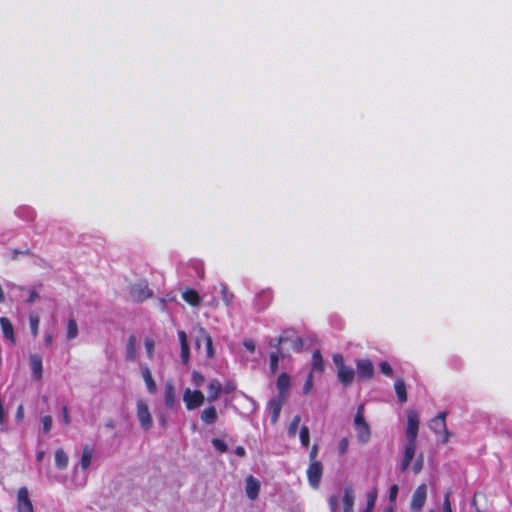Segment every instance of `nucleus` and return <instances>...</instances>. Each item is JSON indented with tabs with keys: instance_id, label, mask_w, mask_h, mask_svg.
Listing matches in <instances>:
<instances>
[{
	"instance_id": "1",
	"label": "nucleus",
	"mask_w": 512,
	"mask_h": 512,
	"mask_svg": "<svg viewBox=\"0 0 512 512\" xmlns=\"http://www.w3.org/2000/svg\"><path fill=\"white\" fill-rule=\"evenodd\" d=\"M289 344L292 351L300 352L303 347V340L297 336L292 329H286L283 333L277 337L270 339L268 342L269 347L274 349H282L281 346Z\"/></svg>"
},
{
	"instance_id": "2",
	"label": "nucleus",
	"mask_w": 512,
	"mask_h": 512,
	"mask_svg": "<svg viewBox=\"0 0 512 512\" xmlns=\"http://www.w3.org/2000/svg\"><path fill=\"white\" fill-rule=\"evenodd\" d=\"M446 416V412H440L437 416L431 419L429 424L430 429L434 433L443 435L441 440L443 444L447 443L451 436L446 426Z\"/></svg>"
},
{
	"instance_id": "3",
	"label": "nucleus",
	"mask_w": 512,
	"mask_h": 512,
	"mask_svg": "<svg viewBox=\"0 0 512 512\" xmlns=\"http://www.w3.org/2000/svg\"><path fill=\"white\" fill-rule=\"evenodd\" d=\"M419 430V417L415 411H410L407 415L406 445L416 446V440Z\"/></svg>"
},
{
	"instance_id": "4",
	"label": "nucleus",
	"mask_w": 512,
	"mask_h": 512,
	"mask_svg": "<svg viewBox=\"0 0 512 512\" xmlns=\"http://www.w3.org/2000/svg\"><path fill=\"white\" fill-rule=\"evenodd\" d=\"M183 401L188 410H195L204 404L205 396L200 390L192 391L190 388H186L183 393Z\"/></svg>"
},
{
	"instance_id": "5",
	"label": "nucleus",
	"mask_w": 512,
	"mask_h": 512,
	"mask_svg": "<svg viewBox=\"0 0 512 512\" xmlns=\"http://www.w3.org/2000/svg\"><path fill=\"white\" fill-rule=\"evenodd\" d=\"M427 499V485L420 484L413 492L410 502V509L412 512H421Z\"/></svg>"
},
{
	"instance_id": "6",
	"label": "nucleus",
	"mask_w": 512,
	"mask_h": 512,
	"mask_svg": "<svg viewBox=\"0 0 512 512\" xmlns=\"http://www.w3.org/2000/svg\"><path fill=\"white\" fill-rule=\"evenodd\" d=\"M307 479L309 485L317 489L320 486V482L323 475V465L320 461H313L307 468Z\"/></svg>"
},
{
	"instance_id": "7",
	"label": "nucleus",
	"mask_w": 512,
	"mask_h": 512,
	"mask_svg": "<svg viewBox=\"0 0 512 512\" xmlns=\"http://www.w3.org/2000/svg\"><path fill=\"white\" fill-rule=\"evenodd\" d=\"M130 294L134 301L143 302L152 297L153 293L148 287L147 281H142L131 286Z\"/></svg>"
},
{
	"instance_id": "8",
	"label": "nucleus",
	"mask_w": 512,
	"mask_h": 512,
	"mask_svg": "<svg viewBox=\"0 0 512 512\" xmlns=\"http://www.w3.org/2000/svg\"><path fill=\"white\" fill-rule=\"evenodd\" d=\"M356 373L360 380H369L374 376V365L370 359L356 361Z\"/></svg>"
},
{
	"instance_id": "9",
	"label": "nucleus",
	"mask_w": 512,
	"mask_h": 512,
	"mask_svg": "<svg viewBox=\"0 0 512 512\" xmlns=\"http://www.w3.org/2000/svg\"><path fill=\"white\" fill-rule=\"evenodd\" d=\"M17 512H34L32 501L26 487H21L17 493Z\"/></svg>"
},
{
	"instance_id": "10",
	"label": "nucleus",
	"mask_w": 512,
	"mask_h": 512,
	"mask_svg": "<svg viewBox=\"0 0 512 512\" xmlns=\"http://www.w3.org/2000/svg\"><path fill=\"white\" fill-rule=\"evenodd\" d=\"M285 402H286V398L281 397V396H275L269 400V402L267 404V410L270 413V418H271L272 424L277 423L280 413H281V410H282V407Z\"/></svg>"
},
{
	"instance_id": "11",
	"label": "nucleus",
	"mask_w": 512,
	"mask_h": 512,
	"mask_svg": "<svg viewBox=\"0 0 512 512\" xmlns=\"http://www.w3.org/2000/svg\"><path fill=\"white\" fill-rule=\"evenodd\" d=\"M137 417L143 429L148 430L152 427V417L148 405L143 401L137 402Z\"/></svg>"
},
{
	"instance_id": "12",
	"label": "nucleus",
	"mask_w": 512,
	"mask_h": 512,
	"mask_svg": "<svg viewBox=\"0 0 512 512\" xmlns=\"http://www.w3.org/2000/svg\"><path fill=\"white\" fill-rule=\"evenodd\" d=\"M261 488L260 481L253 475H248L245 478V492L250 500H256L259 496Z\"/></svg>"
},
{
	"instance_id": "13",
	"label": "nucleus",
	"mask_w": 512,
	"mask_h": 512,
	"mask_svg": "<svg viewBox=\"0 0 512 512\" xmlns=\"http://www.w3.org/2000/svg\"><path fill=\"white\" fill-rule=\"evenodd\" d=\"M291 386V378L288 373L282 372L276 381V387L278 390V395L287 399Z\"/></svg>"
},
{
	"instance_id": "14",
	"label": "nucleus",
	"mask_w": 512,
	"mask_h": 512,
	"mask_svg": "<svg viewBox=\"0 0 512 512\" xmlns=\"http://www.w3.org/2000/svg\"><path fill=\"white\" fill-rule=\"evenodd\" d=\"M178 339L180 342V357L184 365H187L190 360V347L188 343L187 334L185 331H178Z\"/></svg>"
},
{
	"instance_id": "15",
	"label": "nucleus",
	"mask_w": 512,
	"mask_h": 512,
	"mask_svg": "<svg viewBox=\"0 0 512 512\" xmlns=\"http://www.w3.org/2000/svg\"><path fill=\"white\" fill-rule=\"evenodd\" d=\"M273 300V292L270 289L260 291L255 297V305L259 311L265 310Z\"/></svg>"
},
{
	"instance_id": "16",
	"label": "nucleus",
	"mask_w": 512,
	"mask_h": 512,
	"mask_svg": "<svg viewBox=\"0 0 512 512\" xmlns=\"http://www.w3.org/2000/svg\"><path fill=\"white\" fill-rule=\"evenodd\" d=\"M32 376L35 380H40L43 375L42 357L39 354H31L29 356Z\"/></svg>"
},
{
	"instance_id": "17",
	"label": "nucleus",
	"mask_w": 512,
	"mask_h": 512,
	"mask_svg": "<svg viewBox=\"0 0 512 512\" xmlns=\"http://www.w3.org/2000/svg\"><path fill=\"white\" fill-rule=\"evenodd\" d=\"M337 377L343 386L348 387L352 384L355 378V371L353 368L345 366L337 371Z\"/></svg>"
},
{
	"instance_id": "18",
	"label": "nucleus",
	"mask_w": 512,
	"mask_h": 512,
	"mask_svg": "<svg viewBox=\"0 0 512 512\" xmlns=\"http://www.w3.org/2000/svg\"><path fill=\"white\" fill-rule=\"evenodd\" d=\"M415 451H416V446L405 444L404 456H403L400 466H399L400 471L402 473L406 472L407 469L409 468V466L415 456Z\"/></svg>"
},
{
	"instance_id": "19",
	"label": "nucleus",
	"mask_w": 512,
	"mask_h": 512,
	"mask_svg": "<svg viewBox=\"0 0 512 512\" xmlns=\"http://www.w3.org/2000/svg\"><path fill=\"white\" fill-rule=\"evenodd\" d=\"M0 326L3 336L14 345L16 343V339L11 321L7 317H0Z\"/></svg>"
},
{
	"instance_id": "20",
	"label": "nucleus",
	"mask_w": 512,
	"mask_h": 512,
	"mask_svg": "<svg viewBox=\"0 0 512 512\" xmlns=\"http://www.w3.org/2000/svg\"><path fill=\"white\" fill-rule=\"evenodd\" d=\"M164 401L167 408L172 409L175 406L176 394L174 385L171 382H166L164 387Z\"/></svg>"
},
{
	"instance_id": "21",
	"label": "nucleus",
	"mask_w": 512,
	"mask_h": 512,
	"mask_svg": "<svg viewBox=\"0 0 512 512\" xmlns=\"http://www.w3.org/2000/svg\"><path fill=\"white\" fill-rule=\"evenodd\" d=\"M208 398L207 400L209 402H214L216 401L220 394H221V391H222V385L220 383L219 380L217 379H213L209 382L208 384Z\"/></svg>"
},
{
	"instance_id": "22",
	"label": "nucleus",
	"mask_w": 512,
	"mask_h": 512,
	"mask_svg": "<svg viewBox=\"0 0 512 512\" xmlns=\"http://www.w3.org/2000/svg\"><path fill=\"white\" fill-rule=\"evenodd\" d=\"M141 374L145 381L147 390L150 394H154L157 391L156 383L152 377L151 371L147 366H141Z\"/></svg>"
},
{
	"instance_id": "23",
	"label": "nucleus",
	"mask_w": 512,
	"mask_h": 512,
	"mask_svg": "<svg viewBox=\"0 0 512 512\" xmlns=\"http://www.w3.org/2000/svg\"><path fill=\"white\" fill-rule=\"evenodd\" d=\"M137 338L135 335H130L126 344V360L135 361L137 358L136 351Z\"/></svg>"
},
{
	"instance_id": "24",
	"label": "nucleus",
	"mask_w": 512,
	"mask_h": 512,
	"mask_svg": "<svg viewBox=\"0 0 512 512\" xmlns=\"http://www.w3.org/2000/svg\"><path fill=\"white\" fill-rule=\"evenodd\" d=\"M287 355L283 352V349H276V351L270 354L269 368L271 374H276L278 370V363L280 359H284Z\"/></svg>"
},
{
	"instance_id": "25",
	"label": "nucleus",
	"mask_w": 512,
	"mask_h": 512,
	"mask_svg": "<svg viewBox=\"0 0 512 512\" xmlns=\"http://www.w3.org/2000/svg\"><path fill=\"white\" fill-rule=\"evenodd\" d=\"M182 298L191 306L196 307L199 306L201 303V298L198 294V292L194 289H186L182 293Z\"/></svg>"
},
{
	"instance_id": "26",
	"label": "nucleus",
	"mask_w": 512,
	"mask_h": 512,
	"mask_svg": "<svg viewBox=\"0 0 512 512\" xmlns=\"http://www.w3.org/2000/svg\"><path fill=\"white\" fill-rule=\"evenodd\" d=\"M200 418L206 424H214L218 418L216 408L214 406L206 407L201 412Z\"/></svg>"
},
{
	"instance_id": "27",
	"label": "nucleus",
	"mask_w": 512,
	"mask_h": 512,
	"mask_svg": "<svg viewBox=\"0 0 512 512\" xmlns=\"http://www.w3.org/2000/svg\"><path fill=\"white\" fill-rule=\"evenodd\" d=\"M312 373H323L325 370L322 354L319 350H315L312 354Z\"/></svg>"
},
{
	"instance_id": "28",
	"label": "nucleus",
	"mask_w": 512,
	"mask_h": 512,
	"mask_svg": "<svg viewBox=\"0 0 512 512\" xmlns=\"http://www.w3.org/2000/svg\"><path fill=\"white\" fill-rule=\"evenodd\" d=\"M354 495L351 487H347L343 496V512H353Z\"/></svg>"
},
{
	"instance_id": "29",
	"label": "nucleus",
	"mask_w": 512,
	"mask_h": 512,
	"mask_svg": "<svg viewBox=\"0 0 512 512\" xmlns=\"http://www.w3.org/2000/svg\"><path fill=\"white\" fill-rule=\"evenodd\" d=\"M357 439L361 444H366L371 438V430L369 424L355 428Z\"/></svg>"
},
{
	"instance_id": "30",
	"label": "nucleus",
	"mask_w": 512,
	"mask_h": 512,
	"mask_svg": "<svg viewBox=\"0 0 512 512\" xmlns=\"http://www.w3.org/2000/svg\"><path fill=\"white\" fill-rule=\"evenodd\" d=\"M395 393L400 403L407 401L406 385L403 379H397L394 383Z\"/></svg>"
},
{
	"instance_id": "31",
	"label": "nucleus",
	"mask_w": 512,
	"mask_h": 512,
	"mask_svg": "<svg viewBox=\"0 0 512 512\" xmlns=\"http://www.w3.org/2000/svg\"><path fill=\"white\" fill-rule=\"evenodd\" d=\"M69 458L62 448L55 451V465L58 469H66L68 466Z\"/></svg>"
},
{
	"instance_id": "32",
	"label": "nucleus",
	"mask_w": 512,
	"mask_h": 512,
	"mask_svg": "<svg viewBox=\"0 0 512 512\" xmlns=\"http://www.w3.org/2000/svg\"><path fill=\"white\" fill-rule=\"evenodd\" d=\"M92 460V449L86 445L83 448V453L80 461L81 468L86 470L89 468Z\"/></svg>"
},
{
	"instance_id": "33",
	"label": "nucleus",
	"mask_w": 512,
	"mask_h": 512,
	"mask_svg": "<svg viewBox=\"0 0 512 512\" xmlns=\"http://www.w3.org/2000/svg\"><path fill=\"white\" fill-rule=\"evenodd\" d=\"M78 336V324L75 319L71 318L67 322L66 338L73 340Z\"/></svg>"
},
{
	"instance_id": "34",
	"label": "nucleus",
	"mask_w": 512,
	"mask_h": 512,
	"mask_svg": "<svg viewBox=\"0 0 512 512\" xmlns=\"http://www.w3.org/2000/svg\"><path fill=\"white\" fill-rule=\"evenodd\" d=\"M201 332H202V337H203V340H204L205 346H206L207 357L211 359L214 357L212 338L208 333L205 332L204 329H201Z\"/></svg>"
},
{
	"instance_id": "35",
	"label": "nucleus",
	"mask_w": 512,
	"mask_h": 512,
	"mask_svg": "<svg viewBox=\"0 0 512 512\" xmlns=\"http://www.w3.org/2000/svg\"><path fill=\"white\" fill-rule=\"evenodd\" d=\"M29 325L31 334L34 338H36L39 334V325H40V318L36 314H31L29 316Z\"/></svg>"
},
{
	"instance_id": "36",
	"label": "nucleus",
	"mask_w": 512,
	"mask_h": 512,
	"mask_svg": "<svg viewBox=\"0 0 512 512\" xmlns=\"http://www.w3.org/2000/svg\"><path fill=\"white\" fill-rule=\"evenodd\" d=\"M368 424L364 418V405H359L354 417L355 428Z\"/></svg>"
},
{
	"instance_id": "37",
	"label": "nucleus",
	"mask_w": 512,
	"mask_h": 512,
	"mask_svg": "<svg viewBox=\"0 0 512 512\" xmlns=\"http://www.w3.org/2000/svg\"><path fill=\"white\" fill-rule=\"evenodd\" d=\"M300 422H301V417L299 415H296L293 417V419L290 422L289 427H288V435L290 437L296 436Z\"/></svg>"
},
{
	"instance_id": "38",
	"label": "nucleus",
	"mask_w": 512,
	"mask_h": 512,
	"mask_svg": "<svg viewBox=\"0 0 512 512\" xmlns=\"http://www.w3.org/2000/svg\"><path fill=\"white\" fill-rule=\"evenodd\" d=\"M300 441L304 447H308L310 444V432L307 426H302L300 429Z\"/></svg>"
},
{
	"instance_id": "39",
	"label": "nucleus",
	"mask_w": 512,
	"mask_h": 512,
	"mask_svg": "<svg viewBox=\"0 0 512 512\" xmlns=\"http://www.w3.org/2000/svg\"><path fill=\"white\" fill-rule=\"evenodd\" d=\"M376 499H377V491L373 490V491L369 492L367 494V504H366V508L364 510L372 512V510L375 506V503H376Z\"/></svg>"
},
{
	"instance_id": "40",
	"label": "nucleus",
	"mask_w": 512,
	"mask_h": 512,
	"mask_svg": "<svg viewBox=\"0 0 512 512\" xmlns=\"http://www.w3.org/2000/svg\"><path fill=\"white\" fill-rule=\"evenodd\" d=\"M192 384L196 387H200L205 382V377L198 371H193L191 375Z\"/></svg>"
},
{
	"instance_id": "41",
	"label": "nucleus",
	"mask_w": 512,
	"mask_h": 512,
	"mask_svg": "<svg viewBox=\"0 0 512 512\" xmlns=\"http://www.w3.org/2000/svg\"><path fill=\"white\" fill-rule=\"evenodd\" d=\"M212 445H213V446H214V448H215L216 450H218L220 453H225V452H227V451H228V446H227V444H226L223 440H221V439H219V438H213V439H212Z\"/></svg>"
},
{
	"instance_id": "42",
	"label": "nucleus",
	"mask_w": 512,
	"mask_h": 512,
	"mask_svg": "<svg viewBox=\"0 0 512 512\" xmlns=\"http://www.w3.org/2000/svg\"><path fill=\"white\" fill-rule=\"evenodd\" d=\"M144 345H145V349H146L148 358L152 359L154 357V348H155L154 340L151 338H146Z\"/></svg>"
},
{
	"instance_id": "43",
	"label": "nucleus",
	"mask_w": 512,
	"mask_h": 512,
	"mask_svg": "<svg viewBox=\"0 0 512 512\" xmlns=\"http://www.w3.org/2000/svg\"><path fill=\"white\" fill-rule=\"evenodd\" d=\"M328 505H329L330 512H338L339 496L338 495H331L328 498Z\"/></svg>"
},
{
	"instance_id": "44",
	"label": "nucleus",
	"mask_w": 512,
	"mask_h": 512,
	"mask_svg": "<svg viewBox=\"0 0 512 512\" xmlns=\"http://www.w3.org/2000/svg\"><path fill=\"white\" fill-rule=\"evenodd\" d=\"M43 432L48 434L52 428V417L50 415L43 416L41 418Z\"/></svg>"
},
{
	"instance_id": "45",
	"label": "nucleus",
	"mask_w": 512,
	"mask_h": 512,
	"mask_svg": "<svg viewBox=\"0 0 512 512\" xmlns=\"http://www.w3.org/2000/svg\"><path fill=\"white\" fill-rule=\"evenodd\" d=\"M423 465H424V457L422 454H419L416 461L413 464V467H412L413 472L415 474H419L423 469Z\"/></svg>"
},
{
	"instance_id": "46",
	"label": "nucleus",
	"mask_w": 512,
	"mask_h": 512,
	"mask_svg": "<svg viewBox=\"0 0 512 512\" xmlns=\"http://www.w3.org/2000/svg\"><path fill=\"white\" fill-rule=\"evenodd\" d=\"M379 368H380L381 373L384 374L385 376L390 377L393 375V369L387 361H382L379 364Z\"/></svg>"
},
{
	"instance_id": "47",
	"label": "nucleus",
	"mask_w": 512,
	"mask_h": 512,
	"mask_svg": "<svg viewBox=\"0 0 512 512\" xmlns=\"http://www.w3.org/2000/svg\"><path fill=\"white\" fill-rule=\"evenodd\" d=\"M234 295L230 293L226 287L222 288V300L227 305L230 306L233 302Z\"/></svg>"
},
{
	"instance_id": "48",
	"label": "nucleus",
	"mask_w": 512,
	"mask_h": 512,
	"mask_svg": "<svg viewBox=\"0 0 512 512\" xmlns=\"http://www.w3.org/2000/svg\"><path fill=\"white\" fill-rule=\"evenodd\" d=\"M313 388V374L312 372L309 373V375L307 376V379L304 383V386H303V393L304 394H309L311 392Z\"/></svg>"
},
{
	"instance_id": "49",
	"label": "nucleus",
	"mask_w": 512,
	"mask_h": 512,
	"mask_svg": "<svg viewBox=\"0 0 512 512\" xmlns=\"http://www.w3.org/2000/svg\"><path fill=\"white\" fill-rule=\"evenodd\" d=\"M349 440L348 438H342L338 444V452L340 455H344L348 451Z\"/></svg>"
},
{
	"instance_id": "50",
	"label": "nucleus",
	"mask_w": 512,
	"mask_h": 512,
	"mask_svg": "<svg viewBox=\"0 0 512 512\" xmlns=\"http://www.w3.org/2000/svg\"><path fill=\"white\" fill-rule=\"evenodd\" d=\"M450 495H451V491H447L444 495L443 512H452L451 503H450Z\"/></svg>"
},
{
	"instance_id": "51",
	"label": "nucleus",
	"mask_w": 512,
	"mask_h": 512,
	"mask_svg": "<svg viewBox=\"0 0 512 512\" xmlns=\"http://www.w3.org/2000/svg\"><path fill=\"white\" fill-rule=\"evenodd\" d=\"M333 362H334L335 366L337 367V371L346 366L344 363V358L341 354H334Z\"/></svg>"
},
{
	"instance_id": "52",
	"label": "nucleus",
	"mask_w": 512,
	"mask_h": 512,
	"mask_svg": "<svg viewBox=\"0 0 512 512\" xmlns=\"http://www.w3.org/2000/svg\"><path fill=\"white\" fill-rule=\"evenodd\" d=\"M398 492H399V487L397 484H393L390 488H389V501L394 503L396 501V498H397V495H398Z\"/></svg>"
},
{
	"instance_id": "53",
	"label": "nucleus",
	"mask_w": 512,
	"mask_h": 512,
	"mask_svg": "<svg viewBox=\"0 0 512 512\" xmlns=\"http://www.w3.org/2000/svg\"><path fill=\"white\" fill-rule=\"evenodd\" d=\"M62 422L64 426H69L71 422L68 407L66 405L62 407Z\"/></svg>"
},
{
	"instance_id": "54",
	"label": "nucleus",
	"mask_w": 512,
	"mask_h": 512,
	"mask_svg": "<svg viewBox=\"0 0 512 512\" xmlns=\"http://www.w3.org/2000/svg\"><path fill=\"white\" fill-rule=\"evenodd\" d=\"M317 455H318V445L317 444H314L310 450V453H309V460H310V463H312L313 461H317L316 458H317Z\"/></svg>"
},
{
	"instance_id": "55",
	"label": "nucleus",
	"mask_w": 512,
	"mask_h": 512,
	"mask_svg": "<svg viewBox=\"0 0 512 512\" xmlns=\"http://www.w3.org/2000/svg\"><path fill=\"white\" fill-rule=\"evenodd\" d=\"M243 345L249 352L253 353L255 351L256 346L252 339H246Z\"/></svg>"
},
{
	"instance_id": "56",
	"label": "nucleus",
	"mask_w": 512,
	"mask_h": 512,
	"mask_svg": "<svg viewBox=\"0 0 512 512\" xmlns=\"http://www.w3.org/2000/svg\"><path fill=\"white\" fill-rule=\"evenodd\" d=\"M39 298V294L36 290H30L29 297L27 298V303L32 304Z\"/></svg>"
},
{
	"instance_id": "57",
	"label": "nucleus",
	"mask_w": 512,
	"mask_h": 512,
	"mask_svg": "<svg viewBox=\"0 0 512 512\" xmlns=\"http://www.w3.org/2000/svg\"><path fill=\"white\" fill-rule=\"evenodd\" d=\"M234 453L239 457H244L246 455V451L243 446H237L234 450Z\"/></svg>"
},
{
	"instance_id": "58",
	"label": "nucleus",
	"mask_w": 512,
	"mask_h": 512,
	"mask_svg": "<svg viewBox=\"0 0 512 512\" xmlns=\"http://www.w3.org/2000/svg\"><path fill=\"white\" fill-rule=\"evenodd\" d=\"M52 341H53V337L51 334H46L45 335V344L46 346H50L52 344Z\"/></svg>"
},
{
	"instance_id": "59",
	"label": "nucleus",
	"mask_w": 512,
	"mask_h": 512,
	"mask_svg": "<svg viewBox=\"0 0 512 512\" xmlns=\"http://www.w3.org/2000/svg\"><path fill=\"white\" fill-rule=\"evenodd\" d=\"M43 457H44V451H38L36 454V460L38 462H41L43 460Z\"/></svg>"
},
{
	"instance_id": "60",
	"label": "nucleus",
	"mask_w": 512,
	"mask_h": 512,
	"mask_svg": "<svg viewBox=\"0 0 512 512\" xmlns=\"http://www.w3.org/2000/svg\"><path fill=\"white\" fill-rule=\"evenodd\" d=\"M160 422H161V425H162L163 427H166L167 422H166V418H165V416H162V417H161Z\"/></svg>"
},
{
	"instance_id": "61",
	"label": "nucleus",
	"mask_w": 512,
	"mask_h": 512,
	"mask_svg": "<svg viewBox=\"0 0 512 512\" xmlns=\"http://www.w3.org/2000/svg\"><path fill=\"white\" fill-rule=\"evenodd\" d=\"M106 427H108V428H113V427H114L113 422H112V421H110V422L106 423Z\"/></svg>"
},
{
	"instance_id": "62",
	"label": "nucleus",
	"mask_w": 512,
	"mask_h": 512,
	"mask_svg": "<svg viewBox=\"0 0 512 512\" xmlns=\"http://www.w3.org/2000/svg\"><path fill=\"white\" fill-rule=\"evenodd\" d=\"M21 413H22V407H19V410H18V412H17V416H18V417H21V415H22Z\"/></svg>"
},
{
	"instance_id": "63",
	"label": "nucleus",
	"mask_w": 512,
	"mask_h": 512,
	"mask_svg": "<svg viewBox=\"0 0 512 512\" xmlns=\"http://www.w3.org/2000/svg\"><path fill=\"white\" fill-rule=\"evenodd\" d=\"M196 344H197V346L200 345V340L199 339L196 341Z\"/></svg>"
},
{
	"instance_id": "64",
	"label": "nucleus",
	"mask_w": 512,
	"mask_h": 512,
	"mask_svg": "<svg viewBox=\"0 0 512 512\" xmlns=\"http://www.w3.org/2000/svg\"><path fill=\"white\" fill-rule=\"evenodd\" d=\"M429 512H435V511H433V510H430Z\"/></svg>"
}]
</instances>
